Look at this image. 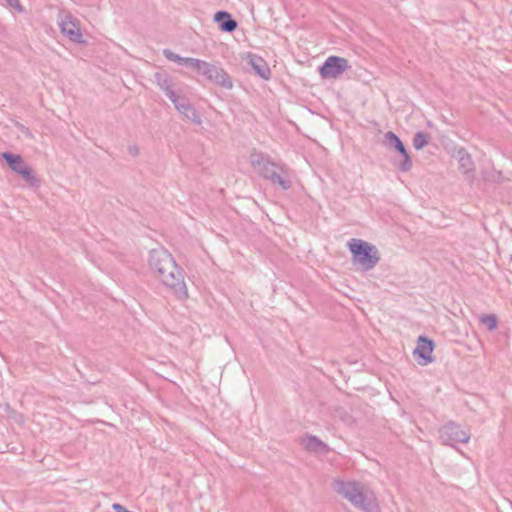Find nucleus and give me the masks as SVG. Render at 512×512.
Listing matches in <instances>:
<instances>
[{
  "label": "nucleus",
  "mask_w": 512,
  "mask_h": 512,
  "mask_svg": "<svg viewBox=\"0 0 512 512\" xmlns=\"http://www.w3.org/2000/svg\"><path fill=\"white\" fill-rule=\"evenodd\" d=\"M149 266L159 280L179 298L188 296L182 269L172 255L164 249H153L149 255Z\"/></svg>",
  "instance_id": "f257e3e1"
},
{
  "label": "nucleus",
  "mask_w": 512,
  "mask_h": 512,
  "mask_svg": "<svg viewBox=\"0 0 512 512\" xmlns=\"http://www.w3.org/2000/svg\"><path fill=\"white\" fill-rule=\"evenodd\" d=\"M332 487L362 512H381L374 492L366 485L355 481L335 480Z\"/></svg>",
  "instance_id": "f03ea898"
},
{
  "label": "nucleus",
  "mask_w": 512,
  "mask_h": 512,
  "mask_svg": "<svg viewBox=\"0 0 512 512\" xmlns=\"http://www.w3.org/2000/svg\"><path fill=\"white\" fill-rule=\"evenodd\" d=\"M250 163L260 176L272 184L279 185L283 190L291 188L292 182L283 166L273 162L268 155L254 151L250 155Z\"/></svg>",
  "instance_id": "7ed1b4c3"
},
{
  "label": "nucleus",
  "mask_w": 512,
  "mask_h": 512,
  "mask_svg": "<svg viewBox=\"0 0 512 512\" xmlns=\"http://www.w3.org/2000/svg\"><path fill=\"white\" fill-rule=\"evenodd\" d=\"M349 248L353 254V262L363 270L373 269L380 261V255L377 248L359 239H352L349 243Z\"/></svg>",
  "instance_id": "20e7f679"
},
{
  "label": "nucleus",
  "mask_w": 512,
  "mask_h": 512,
  "mask_svg": "<svg viewBox=\"0 0 512 512\" xmlns=\"http://www.w3.org/2000/svg\"><path fill=\"white\" fill-rule=\"evenodd\" d=\"M348 68H350L348 60L339 56H329L325 62L319 67V73L322 78H338Z\"/></svg>",
  "instance_id": "39448f33"
},
{
  "label": "nucleus",
  "mask_w": 512,
  "mask_h": 512,
  "mask_svg": "<svg viewBox=\"0 0 512 512\" xmlns=\"http://www.w3.org/2000/svg\"><path fill=\"white\" fill-rule=\"evenodd\" d=\"M439 437L443 444L454 446L456 443H468L470 434L455 423H447L439 431Z\"/></svg>",
  "instance_id": "423d86ee"
},
{
  "label": "nucleus",
  "mask_w": 512,
  "mask_h": 512,
  "mask_svg": "<svg viewBox=\"0 0 512 512\" xmlns=\"http://www.w3.org/2000/svg\"><path fill=\"white\" fill-rule=\"evenodd\" d=\"M202 76L223 89L230 90L233 88L231 76L221 66L216 64L208 63Z\"/></svg>",
  "instance_id": "0eeeda50"
},
{
  "label": "nucleus",
  "mask_w": 512,
  "mask_h": 512,
  "mask_svg": "<svg viewBox=\"0 0 512 512\" xmlns=\"http://www.w3.org/2000/svg\"><path fill=\"white\" fill-rule=\"evenodd\" d=\"M171 100L177 111L183 115L184 118L197 125L202 123L201 113L191 104L190 98H171Z\"/></svg>",
  "instance_id": "6e6552de"
},
{
  "label": "nucleus",
  "mask_w": 512,
  "mask_h": 512,
  "mask_svg": "<svg viewBox=\"0 0 512 512\" xmlns=\"http://www.w3.org/2000/svg\"><path fill=\"white\" fill-rule=\"evenodd\" d=\"M59 25L61 32L71 41L79 44L85 42L77 21L71 15H67Z\"/></svg>",
  "instance_id": "1a4fd4ad"
},
{
  "label": "nucleus",
  "mask_w": 512,
  "mask_h": 512,
  "mask_svg": "<svg viewBox=\"0 0 512 512\" xmlns=\"http://www.w3.org/2000/svg\"><path fill=\"white\" fill-rule=\"evenodd\" d=\"M433 350V341L424 336H419L413 354L417 356L419 359H421L420 361H418L419 364L427 365L433 361Z\"/></svg>",
  "instance_id": "9d476101"
},
{
  "label": "nucleus",
  "mask_w": 512,
  "mask_h": 512,
  "mask_svg": "<svg viewBox=\"0 0 512 512\" xmlns=\"http://www.w3.org/2000/svg\"><path fill=\"white\" fill-rule=\"evenodd\" d=\"M247 62L250 65L252 71L264 80H268L271 76V70L267 62L259 55L248 53Z\"/></svg>",
  "instance_id": "9b49d317"
},
{
  "label": "nucleus",
  "mask_w": 512,
  "mask_h": 512,
  "mask_svg": "<svg viewBox=\"0 0 512 512\" xmlns=\"http://www.w3.org/2000/svg\"><path fill=\"white\" fill-rule=\"evenodd\" d=\"M213 20L219 25V29L226 33L234 32L238 26L237 21L226 11H217Z\"/></svg>",
  "instance_id": "f8f14e48"
},
{
  "label": "nucleus",
  "mask_w": 512,
  "mask_h": 512,
  "mask_svg": "<svg viewBox=\"0 0 512 512\" xmlns=\"http://www.w3.org/2000/svg\"><path fill=\"white\" fill-rule=\"evenodd\" d=\"M301 444L309 452L321 454H327L329 452V447L327 446V444H325L319 438L313 435L305 436L302 439Z\"/></svg>",
  "instance_id": "ddd939ff"
},
{
  "label": "nucleus",
  "mask_w": 512,
  "mask_h": 512,
  "mask_svg": "<svg viewBox=\"0 0 512 512\" xmlns=\"http://www.w3.org/2000/svg\"><path fill=\"white\" fill-rule=\"evenodd\" d=\"M155 80L157 85L167 96H176L173 90V83L170 76L166 72L155 73Z\"/></svg>",
  "instance_id": "4468645a"
},
{
  "label": "nucleus",
  "mask_w": 512,
  "mask_h": 512,
  "mask_svg": "<svg viewBox=\"0 0 512 512\" xmlns=\"http://www.w3.org/2000/svg\"><path fill=\"white\" fill-rule=\"evenodd\" d=\"M3 159L7 162L10 169L15 173L19 174V171L26 167L28 164L25 163L22 156L18 154H12L9 152H4L2 154Z\"/></svg>",
  "instance_id": "2eb2a0df"
},
{
  "label": "nucleus",
  "mask_w": 512,
  "mask_h": 512,
  "mask_svg": "<svg viewBox=\"0 0 512 512\" xmlns=\"http://www.w3.org/2000/svg\"><path fill=\"white\" fill-rule=\"evenodd\" d=\"M29 187L38 188L41 185V179L37 176L33 168L29 165L21 169L19 174Z\"/></svg>",
  "instance_id": "dca6fc26"
},
{
  "label": "nucleus",
  "mask_w": 512,
  "mask_h": 512,
  "mask_svg": "<svg viewBox=\"0 0 512 512\" xmlns=\"http://www.w3.org/2000/svg\"><path fill=\"white\" fill-rule=\"evenodd\" d=\"M208 63L209 62H206L204 60L186 57L183 66L195 71L199 75H203L204 70L206 69Z\"/></svg>",
  "instance_id": "f3484780"
},
{
  "label": "nucleus",
  "mask_w": 512,
  "mask_h": 512,
  "mask_svg": "<svg viewBox=\"0 0 512 512\" xmlns=\"http://www.w3.org/2000/svg\"><path fill=\"white\" fill-rule=\"evenodd\" d=\"M458 155L460 169L463 170L465 174L473 171V161L471 156L468 153L462 151H459Z\"/></svg>",
  "instance_id": "a211bd4d"
},
{
  "label": "nucleus",
  "mask_w": 512,
  "mask_h": 512,
  "mask_svg": "<svg viewBox=\"0 0 512 512\" xmlns=\"http://www.w3.org/2000/svg\"><path fill=\"white\" fill-rule=\"evenodd\" d=\"M386 140L390 145L394 146V148L402 155L407 153L405 146L403 145L400 138L393 132L389 131L385 135Z\"/></svg>",
  "instance_id": "6ab92c4d"
},
{
  "label": "nucleus",
  "mask_w": 512,
  "mask_h": 512,
  "mask_svg": "<svg viewBox=\"0 0 512 512\" xmlns=\"http://www.w3.org/2000/svg\"><path fill=\"white\" fill-rule=\"evenodd\" d=\"M429 135L423 131L417 132L413 137V146L416 150L424 148L429 142Z\"/></svg>",
  "instance_id": "aec40b11"
},
{
  "label": "nucleus",
  "mask_w": 512,
  "mask_h": 512,
  "mask_svg": "<svg viewBox=\"0 0 512 512\" xmlns=\"http://www.w3.org/2000/svg\"><path fill=\"white\" fill-rule=\"evenodd\" d=\"M480 322L486 325L489 331H493L497 328V317L493 314H484L480 316Z\"/></svg>",
  "instance_id": "412c9836"
},
{
  "label": "nucleus",
  "mask_w": 512,
  "mask_h": 512,
  "mask_svg": "<svg viewBox=\"0 0 512 512\" xmlns=\"http://www.w3.org/2000/svg\"><path fill=\"white\" fill-rule=\"evenodd\" d=\"M163 55L165 56L166 59H168L169 61H172V62H175L179 65H184V62H185V58L186 57H182L176 53H174L173 51H171L170 49H164L163 50Z\"/></svg>",
  "instance_id": "4be33fe9"
},
{
  "label": "nucleus",
  "mask_w": 512,
  "mask_h": 512,
  "mask_svg": "<svg viewBox=\"0 0 512 512\" xmlns=\"http://www.w3.org/2000/svg\"><path fill=\"white\" fill-rule=\"evenodd\" d=\"M403 160L399 163L398 169L402 172H408L412 167V161L411 158L407 153L402 154Z\"/></svg>",
  "instance_id": "5701e85b"
},
{
  "label": "nucleus",
  "mask_w": 512,
  "mask_h": 512,
  "mask_svg": "<svg viewBox=\"0 0 512 512\" xmlns=\"http://www.w3.org/2000/svg\"><path fill=\"white\" fill-rule=\"evenodd\" d=\"M8 6L16 9L18 12H23V6L20 4L19 0H5Z\"/></svg>",
  "instance_id": "b1692460"
},
{
  "label": "nucleus",
  "mask_w": 512,
  "mask_h": 512,
  "mask_svg": "<svg viewBox=\"0 0 512 512\" xmlns=\"http://www.w3.org/2000/svg\"><path fill=\"white\" fill-rule=\"evenodd\" d=\"M128 153L131 156L135 157V156H137L139 154V148L136 145H130L128 147Z\"/></svg>",
  "instance_id": "393cba45"
}]
</instances>
